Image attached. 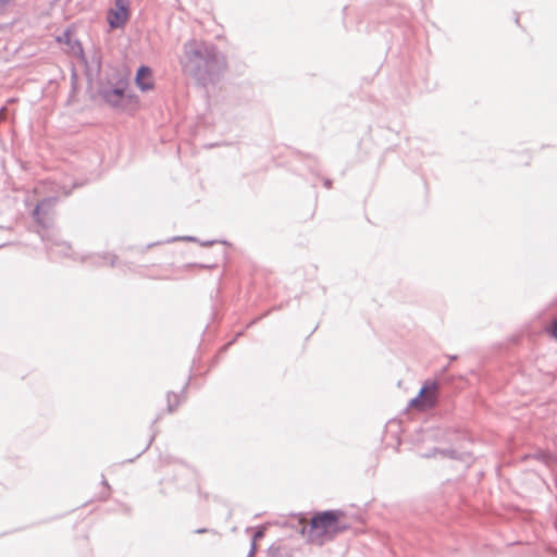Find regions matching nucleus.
Returning a JSON list of instances; mask_svg holds the SVG:
<instances>
[{"label": "nucleus", "mask_w": 557, "mask_h": 557, "mask_svg": "<svg viewBox=\"0 0 557 557\" xmlns=\"http://www.w3.org/2000/svg\"><path fill=\"white\" fill-rule=\"evenodd\" d=\"M552 335L557 341V319L553 322L552 325Z\"/></svg>", "instance_id": "nucleus-6"}, {"label": "nucleus", "mask_w": 557, "mask_h": 557, "mask_svg": "<svg viewBox=\"0 0 557 557\" xmlns=\"http://www.w3.org/2000/svg\"><path fill=\"white\" fill-rule=\"evenodd\" d=\"M1 3L7 4L10 2V0H0Z\"/></svg>", "instance_id": "nucleus-7"}, {"label": "nucleus", "mask_w": 557, "mask_h": 557, "mask_svg": "<svg viewBox=\"0 0 557 557\" xmlns=\"http://www.w3.org/2000/svg\"><path fill=\"white\" fill-rule=\"evenodd\" d=\"M135 83L144 92L152 90L154 88L152 70L145 65L140 66L136 73Z\"/></svg>", "instance_id": "nucleus-5"}, {"label": "nucleus", "mask_w": 557, "mask_h": 557, "mask_svg": "<svg viewBox=\"0 0 557 557\" xmlns=\"http://www.w3.org/2000/svg\"><path fill=\"white\" fill-rule=\"evenodd\" d=\"M346 516L341 510H327L314 515L310 522L302 525L301 533L309 542L322 545L349 529Z\"/></svg>", "instance_id": "nucleus-1"}, {"label": "nucleus", "mask_w": 557, "mask_h": 557, "mask_svg": "<svg viewBox=\"0 0 557 557\" xmlns=\"http://www.w3.org/2000/svg\"><path fill=\"white\" fill-rule=\"evenodd\" d=\"M261 536H262V533H261V532H258V533L256 534V537H261Z\"/></svg>", "instance_id": "nucleus-9"}, {"label": "nucleus", "mask_w": 557, "mask_h": 557, "mask_svg": "<svg viewBox=\"0 0 557 557\" xmlns=\"http://www.w3.org/2000/svg\"><path fill=\"white\" fill-rule=\"evenodd\" d=\"M438 396V384L435 381H426L418 396L410 401V408L426 411L435 407Z\"/></svg>", "instance_id": "nucleus-3"}, {"label": "nucleus", "mask_w": 557, "mask_h": 557, "mask_svg": "<svg viewBox=\"0 0 557 557\" xmlns=\"http://www.w3.org/2000/svg\"><path fill=\"white\" fill-rule=\"evenodd\" d=\"M208 57V49L202 42L190 41L184 46V53L181 58L183 71L188 75H195Z\"/></svg>", "instance_id": "nucleus-2"}, {"label": "nucleus", "mask_w": 557, "mask_h": 557, "mask_svg": "<svg viewBox=\"0 0 557 557\" xmlns=\"http://www.w3.org/2000/svg\"><path fill=\"white\" fill-rule=\"evenodd\" d=\"M129 15V0H115L114 7L108 12L107 20L112 29L122 28L128 22Z\"/></svg>", "instance_id": "nucleus-4"}, {"label": "nucleus", "mask_w": 557, "mask_h": 557, "mask_svg": "<svg viewBox=\"0 0 557 557\" xmlns=\"http://www.w3.org/2000/svg\"><path fill=\"white\" fill-rule=\"evenodd\" d=\"M115 94H116L117 96H122V91H121V90H115Z\"/></svg>", "instance_id": "nucleus-8"}]
</instances>
